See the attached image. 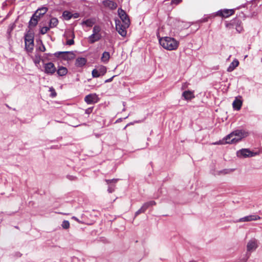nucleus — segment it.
<instances>
[{
	"instance_id": "nucleus-22",
	"label": "nucleus",
	"mask_w": 262,
	"mask_h": 262,
	"mask_svg": "<svg viewBox=\"0 0 262 262\" xmlns=\"http://www.w3.org/2000/svg\"><path fill=\"white\" fill-rule=\"evenodd\" d=\"M48 9L46 7H42L39 8L35 12H37V16L38 18H40L43 16L48 11Z\"/></svg>"
},
{
	"instance_id": "nucleus-13",
	"label": "nucleus",
	"mask_w": 262,
	"mask_h": 262,
	"mask_svg": "<svg viewBox=\"0 0 262 262\" xmlns=\"http://www.w3.org/2000/svg\"><path fill=\"white\" fill-rule=\"evenodd\" d=\"M102 4L105 7H107L111 10H114L117 7V4L111 0H104L102 2Z\"/></svg>"
},
{
	"instance_id": "nucleus-4",
	"label": "nucleus",
	"mask_w": 262,
	"mask_h": 262,
	"mask_svg": "<svg viewBox=\"0 0 262 262\" xmlns=\"http://www.w3.org/2000/svg\"><path fill=\"white\" fill-rule=\"evenodd\" d=\"M242 21L237 17H235L232 19L229 23H226V27L230 29L235 28L236 30L240 33L243 30V27L242 26Z\"/></svg>"
},
{
	"instance_id": "nucleus-37",
	"label": "nucleus",
	"mask_w": 262,
	"mask_h": 262,
	"mask_svg": "<svg viewBox=\"0 0 262 262\" xmlns=\"http://www.w3.org/2000/svg\"><path fill=\"white\" fill-rule=\"evenodd\" d=\"M62 227L64 229H67L70 227V223L68 221L64 220L61 224Z\"/></svg>"
},
{
	"instance_id": "nucleus-26",
	"label": "nucleus",
	"mask_w": 262,
	"mask_h": 262,
	"mask_svg": "<svg viewBox=\"0 0 262 262\" xmlns=\"http://www.w3.org/2000/svg\"><path fill=\"white\" fill-rule=\"evenodd\" d=\"M58 24V20L56 17H52L51 18L49 23V26L51 28L56 27Z\"/></svg>"
},
{
	"instance_id": "nucleus-51",
	"label": "nucleus",
	"mask_w": 262,
	"mask_h": 262,
	"mask_svg": "<svg viewBox=\"0 0 262 262\" xmlns=\"http://www.w3.org/2000/svg\"><path fill=\"white\" fill-rule=\"evenodd\" d=\"M40 40H41L40 39H38L36 40V42L38 44H40Z\"/></svg>"
},
{
	"instance_id": "nucleus-24",
	"label": "nucleus",
	"mask_w": 262,
	"mask_h": 262,
	"mask_svg": "<svg viewBox=\"0 0 262 262\" xmlns=\"http://www.w3.org/2000/svg\"><path fill=\"white\" fill-rule=\"evenodd\" d=\"M95 21L92 18H88L85 20H83L82 23V25H85L88 27H92L95 24Z\"/></svg>"
},
{
	"instance_id": "nucleus-44",
	"label": "nucleus",
	"mask_w": 262,
	"mask_h": 262,
	"mask_svg": "<svg viewBox=\"0 0 262 262\" xmlns=\"http://www.w3.org/2000/svg\"><path fill=\"white\" fill-rule=\"evenodd\" d=\"M67 178L71 181H74L77 179V178L76 177L71 175H67Z\"/></svg>"
},
{
	"instance_id": "nucleus-38",
	"label": "nucleus",
	"mask_w": 262,
	"mask_h": 262,
	"mask_svg": "<svg viewBox=\"0 0 262 262\" xmlns=\"http://www.w3.org/2000/svg\"><path fill=\"white\" fill-rule=\"evenodd\" d=\"M49 91L51 92V93L50 95V96L51 97L54 98L57 96V93L55 89L53 87L50 88Z\"/></svg>"
},
{
	"instance_id": "nucleus-8",
	"label": "nucleus",
	"mask_w": 262,
	"mask_h": 262,
	"mask_svg": "<svg viewBox=\"0 0 262 262\" xmlns=\"http://www.w3.org/2000/svg\"><path fill=\"white\" fill-rule=\"evenodd\" d=\"M235 10L233 9H224L219 10L217 12L214 13V14L215 16H221L222 17L227 18L233 14Z\"/></svg>"
},
{
	"instance_id": "nucleus-36",
	"label": "nucleus",
	"mask_w": 262,
	"mask_h": 262,
	"mask_svg": "<svg viewBox=\"0 0 262 262\" xmlns=\"http://www.w3.org/2000/svg\"><path fill=\"white\" fill-rule=\"evenodd\" d=\"M51 28L49 26H45L42 27L40 30H39V33L42 35L45 34Z\"/></svg>"
},
{
	"instance_id": "nucleus-54",
	"label": "nucleus",
	"mask_w": 262,
	"mask_h": 262,
	"mask_svg": "<svg viewBox=\"0 0 262 262\" xmlns=\"http://www.w3.org/2000/svg\"><path fill=\"white\" fill-rule=\"evenodd\" d=\"M162 29H163L162 28H161V29H159V31H160L162 30Z\"/></svg>"
},
{
	"instance_id": "nucleus-31",
	"label": "nucleus",
	"mask_w": 262,
	"mask_h": 262,
	"mask_svg": "<svg viewBox=\"0 0 262 262\" xmlns=\"http://www.w3.org/2000/svg\"><path fill=\"white\" fill-rule=\"evenodd\" d=\"M52 53H45L42 56V62L44 64L46 61H49L52 60Z\"/></svg>"
},
{
	"instance_id": "nucleus-14",
	"label": "nucleus",
	"mask_w": 262,
	"mask_h": 262,
	"mask_svg": "<svg viewBox=\"0 0 262 262\" xmlns=\"http://www.w3.org/2000/svg\"><path fill=\"white\" fill-rule=\"evenodd\" d=\"M63 52H67L66 54H62L61 58L64 60H71L75 58V54L73 51H63Z\"/></svg>"
},
{
	"instance_id": "nucleus-15",
	"label": "nucleus",
	"mask_w": 262,
	"mask_h": 262,
	"mask_svg": "<svg viewBox=\"0 0 262 262\" xmlns=\"http://www.w3.org/2000/svg\"><path fill=\"white\" fill-rule=\"evenodd\" d=\"M260 217L257 215H249L242 218H241L239 220V222H250L252 221H256L259 220Z\"/></svg>"
},
{
	"instance_id": "nucleus-46",
	"label": "nucleus",
	"mask_w": 262,
	"mask_h": 262,
	"mask_svg": "<svg viewBox=\"0 0 262 262\" xmlns=\"http://www.w3.org/2000/svg\"><path fill=\"white\" fill-rule=\"evenodd\" d=\"M116 76L114 75L113 76H112V77H111L109 79H107L106 80H105L104 82L105 83H108V82H111V81H113V78L115 77Z\"/></svg>"
},
{
	"instance_id": "nucleus-27",
	"label": "nucleus",
	"mask_w": 262,
	"mask_h": 262,
	"mask_svg": "<svg viewBox=\"0 0 262 262\" xmlns=\"http://www.w3.org/2000/svg\"><path fill=\"white\" fill-rule=\"evenodd\" d=\"M147 209V203H145L142 207L139 209L138 211H137L135 213V217L138 216L139 214L144 213L145 211Z\"/></svg>"
},
{
	"instance_id": "nucleus-5",
	"label": "nucleus",
	"mask_w": 262,
	"mask_h": 262,
	"mask_svg": "<svg viewBox=\"0 0 262 262\" xmlns=\"http://www.w3.org/2000/svg\"><path fill=\"white\" fill-rule=\"evenodd\" d=\"M232 133L233 136H236V137L232 138L231 142H235V143L239 142L242 139L249 135V133L244 129H236Z\"/></svg>"
},
{
	"instance_id": "nucleus-3",
	"label": "nucleus",
	"mask_w": 262,
	"mask_h": 262,
	"mask_svg": "<svg viewBox=\"0 0 262 262\" xmlns=\"http://www.w3.org/2000/svg\"><path fill=\"white\" fill-rule=\"evenodd\" d=\"M25 49L28 53H32L34 46V33L32 28L26 30L24 35Z\"/></svg>"
},
{
	"instance_id": "nucleus-18",
	"label": "nucleus",
	"mask_w": 262,
	"mask_h": 262,
	"mask_svg": "<svg viewBox=\"0 0 262 262\" xmlns=\"http://www.w3.org/2000/svg\"><path fill=\"white\" fill-rule=\"evenodd\" d=\"M102 38V35L101 34H98L94 35V37H92V34L88 38V42L90 44H93L95 42L100 40Z\"/></svg>"
},
{
	"instance_id": "nucleus-50",
	"label": "nucleus",
	"mask_w": 262,
	"mask_h": 262,
	"mask_svg": "<svg viewBox=\"0 0 262 262\" xmlns=\"http://www.w3.org/2000/svg\"><path fill=\"white\" fill-rule=\"evenodd\" d=\"M121 120H122L121 118H119L116 120V122H119L121 121Z\"/></svg>"
},
{
	"instance_id": "nucleus-41",
	"label": "nucleus",
	"mask_w": 262,
	"mask_h": 262,
	"mask_svg": "<svg viewBox=\"0 0 262 262\" xmlns=\"http://www.w3.org/2000/svg\"><path fill=\"white\" fill-rule=\"evenodd\" d=\"M74 44V39H67L66 41V45L69 46H71Z\"/></svg>"
},
{
	"instance_id": "nucleus-7",
	"label": "nucleus",
	"mask_w": 262,
	"mask_h": 262,
	"mask_svg": "<svg viewBox=\"0 0 262 262\" xmlns=\"http://www.w3.org/2000/svg\"><path fill=\"white\" fill-rule=\"evenodd\" d=\"M44 72L48 75H53L57 70L54 64L52 62H49L43 64Z\"/></svg>"
},
{
	"instance_id": "nucleus-43",
	"label": "nucleus",
	"mask_w": 262,
	"mask_h": 262,
	"mask_svg": "<svg viewBox=\"0 0 262 262\" xmlns=\"http://www.w3.org/2000/svg\"><path fill=\"white\" fill-rule=\"evenodd\" d=\"M181 2L182 0H171L170 3L171 5L174 4L177 5L180 3Z\"/></svg>"
},
{
	"instance_id": "nucleus-25",
	"label": "nucleus",
	"mask_w": 262,
	"mask_h": 262,
	"mask_svg": "<svg viewBox=\"0 0 262 262\" xmlns=\"http://www.w3.org/2000/svg\"><path fill=\"white\" fill-rule=\"evenodd\" d=\"M110 58V53L106 51L102 53L101 59L104 63H107Z\"/></svg>"
},
{
	"instance_id": "nucleus-40",
	"label": "nucleus",
	"mask_w": 262,
	"mask_h": 262,
	"mask_svg": "<svg viewBox=\"0 0 262 262\" xmlns=\"http://www.w3.org/2000/svg\"><path fill=\"white\" fill-rule=\"evenodd\" d=\"M67 53V52H63V51H58V52H55L54 54H52V56H54L55 57H57V58H59V57L61 58V56H62V54H66Z\"/></svg>"
},
{
	"instance_id": "nucleus-32",
	"label": "nucleus",
	"mask_w": 262,
	"mask_h": 262,
	"mask_svg": "<svg viewBox=\"0 0 262 262\" xmlns=\"http://www.w3.org/2000/svg\"><path fill=\"white\" fill-rule=\"evenodd\" d=\"M96 69L97 70V71H98L99 73H100L101 76L104 75L106 73L107 71L106 67L103 66H101Z\"/></svg>"
},
{
	"instance_id": "nucleus-33",
	"label": "nucleus",
	"mask_w": 262,
	"mask_h": 262,
	"mask_svg": "<svg viewBox=\"0 0 262 262\" xmlns=\"http://www.w3.org/2000/svg\"><path fill=\"white\" fill-rule=\"evenodd\" d=\"M101 30L100 27L98 25H95L93 29L92 37H94V35L100 34V32Z\"/></svg>"
},
{
	"instance_id": "nucleus-35",
	"label": "nucleus",
	"mask_w": 262,
	"mask_h": 262,
	"mask_svg": "<svg viewBox=\"0 0 262 262\" xmlns=\"http://www.w3.org/2000/svg\"><path fill=\"white\" fill-rule=\"evenodd\" d=\"M36 51H39L42 52L46 51V49L42 40H40V45L38 47H36Z\"/></svg>"
},
{
	"instance_id": "nucleus-16",
	"label": "nucleus",
	"mask_w": 262,
	"mask_h": 262,
	"mask_svg": "<svg viewBox=\"0 0 262 262\" xmlns=\"http://www.w3.org/2000/svg\"><path fill=\"white\" fill-rule=\"evenodd\" d=\"M86 62H87L86 58H85L84 57H78L76 59L75 65L77 67L82 68L84 65H85Z\"/></svg>"
},
{
	"instance_id": "nucleus-20",
	"label": "nucleus",
	"mask_w": 262,
	"mask_h": 262,
	"mask_svg": "<svg viewBox=\"0 0 262 262\" xmlns=\"http://www.w3.org/2000/svg\"><path fill=\"white\" fill-rule=\"evenodd\" d=\"M182 97L186 100H189L194 98L193 92L190 91H185L182 93Z\"/></svg>"
},
{
	"instance_id": "nucleus-52",
	"label": "nucleus",
	"mask_w": 262,
	"mask_h": 262,
	"mask_svg": "<svg viewBox=\"0 0 262 262\" xmlns=\"http://www.w3.org/2000/svg\"><path fill=\"white\" fill-rule=\"evenodd\" d=\"M130 124H132V123H130L127 124L125 126V128H125L127 126H128V125H130Z\"/></svg>"
},
{
	"instance_id": "nucleus-29",
	"label": "nucleus",
	"mask_w": 262,
	"mask_h": 262,
	"mask_svg": "<svg viewBox=\"0 0 262 262\" xmlns=\"http://www.w3.org/2000/svg\"><path fill=\"white\" fill-rule=\"evenodd\" d=\"M42 56L39 54L36 53L34 56V58L33 59L34 63L35 65L38 64L40 61L42 62Z\"/></svg>"
},
{
	"instance_id": "nucleus-6",
	"label": "nucleus",
	"mask_w": 262,
	"mask_h": 262,
	"mask_svg": "<svg viewBox=\"0 0 262 262\" xmlns=\"http://www.w3.org/2000/svg\"><path fill=\"white\" fill-rule=\"evenodd\" d=\"M256 155V153L251 151L248 148H242L236 152V156L238 158L252 157Z\"/></svg>"
},
{
	"instance_id": "nucleus-55",
	"label": "nucleus",
	"mask_w": 262,
	"mask_h": 262,
	"mask_svg": "<svg viewBox=\"0 0 262 262\" xmlns=\"http://www.w3.org/2000/svg\"><path fill=\"white\" fill-rule=\"evenodd\" d=\"M15 228H17V229L18 228V227L17 226H15Z\"/></svg>"
},
{
	"instance_id": "nucleus-39",
	"label": "nucleus",
	"mask_w": 262,
	"mask_h": 262,
	"mask_svg": "<svg viewBox=\"0 0 262 262\" xmlns=\"http://www.w3.org/2000/svg\"><path fill=\"white\" fill-rule=\"evenodd\" d=\"M92 74L93 77L94 78H97L101 76L100 74L99 73L98 71H97V70H96V69H94L92 71Z\"/></svg>"
},
{
	"instance_id": "nucleus-42",
	"label": "nucleus",
	"mask_w": 262,
	"mask_h": 262,
	"mask_svg": "<svg viewBox=\"0 0 262 262\" xmlns=\"http://www.w3.org/2000/svg\"><path fill=\"white\" fill-rule=\"evenodd\" d=\"M93 108V107H90L88 108L87 109L85 110V113L88 115L90 114L92 112Z\"/></svg>"
},
{
	"instance_id": "nucleus-1",
	"label": "nucleus",
	"mask_w": 262,
	"mask_h": 262,
	"mask_svg": "<svg viewBox=\"0 0 262 262\" xmlns=\"http://www.w3.org/2000/svg\"><path fill=\"white\" fill-rule=\"evenodd\" d=\"M118 14L121 21L119 19L115 20L116 29L120 35L125 37L127 33L126 29L129 27L130 24L129 17L126 12L121 8L118 9Z\"/></svg>"
},
{
	"instance_id": "nucleus-48",
	"label": "nucleus",
	"mask_w": 262,
	"mask_h": 262,
	"mask_svg": "<svg viewBox=\"0 0 262 262\" xmlns=\"http://www.w3.org/2000/svg\"><path fill=\"white\" fill-rule=\"evenodd\" d=\"M156 204L155 202L154 201H148V206H152Z\"/></svg>"
},
{
	"instance_id": "nucleus-19",
	"label": "nucleus",
	"mask_w": 262,
	"mask_h": 262,
	"mask_svg": "<svg viewBox=\"0 0 262 262\" xmlns=\"http://www.w3.org/2000/svg\"><path fill=\"white\" fill-rule=\"evenodd\" d=\"M242 101L241 99L236 98L232 103L233 109L236 111L240 110L242 106Z\"/></svg>"
},
{
	"instance_id": "nucleus-53",
	"label": "nucleus",
	"mask_w": 262,
	"mask_h": 262,
	"mask_svg": "<svg viewBox=\"0 0 262 262\" xmlns=\"http://www.w3.org/2000/svg\"><path fill=\"white\" fill-rule=\"evenodd\" d=\"M189 262H196V261H195L194 260H191V261H190Z\"/></svg>"
},
{
	"instance_id": "nucleus-34",
	"label": "nucleus",
	"mask_w": 262,
	"mask_h": 262,
	"mask_svg": "<svg viewBox=\"0 0 262 262\" xmlns=\"http://www.w3.org/2000/svg\"><path fill=\"white\" fill-rule=\"evenodd\" d=\"M63 36L66 37L67 39L68 38L71 37V39H74L75 38V34L73 31H68L66 32L63 35Z\"/></svg>"
},
{
	"instance_id": "nucleus-30",
	"label": "nucleus",
	"mask_w": 262,
	"mask_h": 262,
	"mask_svg": "<svg viewBox=\"0 0 262 262\" xmlns=\"http://www.w3.org/2000/svg\"><path fill=\"white\" fill-rule=\"evenodd\" d=\"M62 16L65 20H68L71 19L72 17V13L69 11L65 10L63 12Z\"/></svg>"
},
{
	"instance_id": "nucleus-2",
	"label": "nucleus",
	"mask_w": 262,
	"mask_h": 262,
	"mask_svg": "<svg viewBox=\"0 0 262 262\" xmlns=\"http://www.w3.org/2000/svg\"><path fill=\"white\" fill-rule=\"evenodd\" d=\"M157 35L160 45L164 49L170 51L176 50L178 47L179 42L174 38L168 36L161 37L159 32Z\"/></svg>"
},
{
	"instance_id": "nucleus-49",
	"label": "nucleus",
	"mask_w": 262,
	"mask_h": 262,
	"mask_svg": "<svg viewBox=\"0 0 262 262\" xmlns=\"http://www.w3.org/2000/svg\"><path fill=\"white\" fill-rule=\"evenodd\" d=\"M72 219L75 220V221H76L78 223H81L82 222L81 221H79V220L76 217V216H73L72 217Z\"/></svg>"
},
{
	"instance_id": "nucleus-28",
	"label": "nucleus",
	"mask_w": 262,
	"mask_h": 262,
	"mask_svg": "<svg viewBox=\"0 0 262 262\" xmlns=\"http://www.w3.org/2000/svg\"><path fill=\"white\" fill-rule=\"evenodd\" d=\"M215 17L214 13L211 14L209 15H204V17L199 20L201 23H205L208 21L209 19H212Z\"/></svg>"
},
{
	"instance_id": "nucleus-17",
	"label": "nucleus",
	"mask_w": 262,
	"mask_h": 262,
	"mask_svg": "<svg viewBox=\"0 0 262 262\" xmlns=\"http://www.w3.org/2000/svg\"><path fill=\"white\" fill-rule=\"evenodd\" d=\"M257 247L256 240L255 239H251L247 244V249L248 251H251L255 250Z\"/></svg>"
},
{
	"instance_id": "nucleus-9",
	"label": "nucleus",
	"mask_w": 262,
	"mask_h": 262,
	"mask_svg": "<svg viewBox=\"0 0 262 262\" xmlns=\"http://www.w3.org/2000/svg\"><path fill=\"white\" fill-rule=\"evenodd\" d=\"M100 99L96 93H91L84 97V101L88 104H92L97 103Z\"/></svg>"
},
{
	"instance_id": "nucleus-45",
	"label": "nucleus",
	"mask_w": 262,
	"mask_h": 262,
	"mask_svg": "<svg viewBox=\"0 0 262 262\" xmlns=\"http://www.w3.org/2000/svg\"><path fill=\"white\" fill-rule=\"evenodd\" d=\"M80 14L78 13H75L74 14L72 13V17L74 18H77L79 17Z\"/></svg>"
},
{
	"instance_id": "nucleus-11",
	"label": "nucleus",
	"mask_w": 262,
	"mask_h": 262,
	"mask_svg": "<svg viewBox=\"0 0 262 262\" xmlns=\"http://www.w3.org/2000/svg\"><path fill=\"white\" fill-rule=\"evenodd\" d=\"M233 134L231 132L230 134L225 137L222 140L217 141L213 144L214 145L226 144H234L235 142H231V138L233 137Z\"/></svg>"
},
{
	"instance_id": "nucleus-23",
	"label": "nucleus",
	"mask_w": 262,
	"mask_h": 262,
	"mask_svg": "<svg viewBox=\"0 0 262 262\" xmlns=\"http://www.w3.org/2000/svg\"><path fill=\"white\" fill-rule=\"evenodd\" d=\"M239 64V61L237 59H234L229 65L227 69L228 72H232Z\"/></svg>"
},
{
	"instance_id": "nucleus-10",
	"label": "nucleus",
	"mask_w": 262,
	"mask_h": 262,
	"mask_svg": "<svg viewBox=\"0 0 262 262\" xmlns=\"http://www.w3.org/2000/svg\"><path fill=\"white\" fill-rule=\"evenodd\" d=\"M105 182L108 185L107 191L112 193L115 191V184L119 181L118 179H105Z\"/></svg>"
},
{
	"instance_id": "nucleus-47",
	"label": "nucleus",
	"mask_w": 262,
	"mask_h": 262,
	"mask_svg": "<svg viewBox=\"0 0 262 262\" xmlns=\"http://www.w3.org/2000/svg\"><path fill=\"white\" fill-rule=\"evenodd\" d=\"M9 0H6L5 2H4L2 4V7L4 9L5 7H7L8 6L7 2H9Z\"/></svg>"
},
{
	"instance_id": "nucleus-21",
	"label": "nucleus",
	"mask_w": 262,
	"mask_h": 262,
	"mask_svg": "<svg viewBox=\"0 0 262 262\" xmlns=\"http://www.w3.org/2000/svg\"><path fill=\"white\" fill-rule=\"evenodd\" d=\"M56 72L59 76H63L67 74L68 69L64 67L59 66Z\"/></svg>"
},
{
	"instance_id": "nucleus-12",
	"label": "nucleus",
	"mask_w": 262,
	"mask_h": 262,
	"mask_svg": "<svg viewBox=\"0 0 262 262\" xmlns=\"http://www.w3.org/2000/svg\"><path fill=\"white\" fill-rule=\"evenodd\" d=\"M37 12H35L31 16L29 22V28H32V27H35L37 25L39 18L37 17Z\"/></svg>"
}]
</instances>
